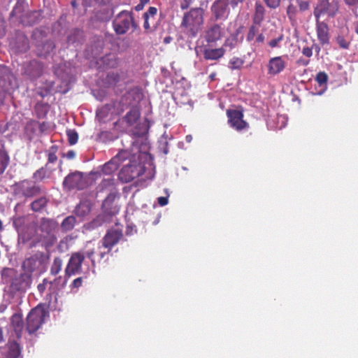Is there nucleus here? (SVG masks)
<instances>
[{
    "label": "nucleus",
    "mask_w": 358,
    "mask_h": 358,
    "mask_svg": "<svg viewBox=\"0 0 358 358\" xmlns=\"http://www.w3.org/2000/svg\"><path fill=\"white\" fill-rule=\"evenodd\" d=\"M40 11H31L21 17V23H22L24 26H31L38 22L40 20Z\"/></svg>",
    "instance_id": "26"
},
{
    "label": "nucleus",
    "mask_w": 358,
    "mask_h": 358,
    "mask_svg": "<svg viewBox=\"0 0 358 358\" xmlns=\"http://www.w3.org/2000/svg\"><path fill=\"white\" fill-rule=\"evenodd\" d=\"M45 312L39 308L31 309L27 316L26 331L34 334L44 322Z\"/></svg>",
    "instance_id": "8"
},
{
    "label": "nucleus",
    "mask_w": 358,
    "mask_h": 358,
    "mask_svg": "<svg viewBox=\"0 0 358 358\" xmlns=\"http://www.w3.org/2000/svg\"><path fill=\"white\" fill-rule=\"evenodd\" d=\"M62 268V259L59 257H54L51 268H50V274L57 275L61 272Z\"/></svg>",
    "instance_id": "33"
},
{
    "label": "nucleus",
    "mask_w": 358,
    "mask_h": 358,
    "mask_svg": "<svg viewBox=\"0 0 358 358\" xmlns=\"http://www.w3.org/2000/svg\"><path fill=\"white\" fill-rule=\"evenodd\" d=\"M193 0H182L180 1V9L184 10L187 9L190 6L192 3Z\"/></svg>",
    "instance_id": "52"
},
{
    "label": "nucleus",
    "mask_w": 358,
    "mask_h": 358,
    "mask_svg": "<svg viewBox=\"0 0 358 358\" xmlns=\"http://www.w3.org/2000/svg\"><path fill=\"white\" fill-rule=\"evenodd\" d=\"M302 54H303L304 56L310 57L313 56V48L309 47H305L301 50Z\"/></svg>",
    "instance_id": "53"
},
{
    "label": "nucleus",
    "mask_w": 358,
    "mask_h": 358,
    "mask_svg": "<svg viewBox=\"0 0 358 358\" xmlns=\"http://www.w3.org/2000/svg\"><path fill=\"white\" fill-rule=\"evenodd\" d=\"M53 170L49 167L45 168V166H44L34 173L32 178L36 181H41L45 178H49L52 175Z\"/></svg>",
    "instance_id": "30"
},
{
    "label": "nucleus",
    "mask_w": 358,
    "mask_h": 358,
    "mask_svg": "<svg viewBox=\"0 0 358 358\" xmlns=\"http://www.w3.org/2000/svg\"><path fill=\"white\" fill-rule=\"evenodd\" d=\"M10 46L17 52H25L29 49L28 38L23 34L18 33L16 40L10 42Z\"/></svg>",
    "instance_id": "18"
},
{
    "label": "nucleus",
    "mask_w": 358,
    "mask_h": 358,
    "mask_svg": "<svg viewBox=\"0 0 358 358\" xmlns=\"http://www.w3.org/2000/svg\"><path fill=\"white\" fill-rule=\"evenodd\" d=\"M44 255L42 253H36L33 256L27 258L23 263V266L26 267L28 271L33 272L38 268L43 262Z\"/></svg>",
    "instance_id": "23"
},
{
    "label": "nucleus",
    "mask_w": 358,
    "mask_h": 358,
    "mask_svg": "<svg viewBox=\"0 0 358 358\" xmlns=\"http://www.w3.org/2000/svg\"><path fill=\"white\" fill-rule=\"evenodd\" d=\"M90 212V208L85 203L79 204L75 209V213L79 217H84Z\"/></svg>",
    "instance_id": "41"
},
{
    "label": "nucleus",
    "mask_w": 358,
    "mask_h": 358,
    "mask_svg": "<svg viewBox=\"0 0 358 358\" xmlns=\"http://www.w3.org/2000/svg\"><path fill=\"white\" fill-rule=\"evenodd\" d=\"M317 82L318 85L322 86L327 83L328 80L327 74L324 71H320L316 76V78H315Z\"/></svg>",
    "instance_id": "44"
},
{
    "label": "nucleus",
    "mask_w": 358,
    "mask_h": 358,
    "mask_svg": "<svg viewBox=\"0 0 358 358\" xmlns=\"http://www.w3.org/2000/svg\"><path fill=\"white\" fill-rule=\"evenodd\" d=\"M205 10L201 8H191L184 13L180 28L188 38H195L204 24Z\"/></svg>",
    "instance_id": "1"
},
{
    "label": "nucleus",
    "mask_w": 358,
    "mask_h": 358,
    "mask_svg": "<svg viewBox=\"0 0 358 358\" xmlns=\"http://www.w3.org/2000/svg\"><path fill=\"white\" fill-rule=\"evenodd\" d=\"M344 2L349 6H357L358 5V0H344Z\"/></svg>",
    "instance_id": "58"
},
{
    "label": "nucleus",
    "mask_w": 358,
    "mask_h": 358,
    "mask_svg": "<svg viewBox=\"0 0 358 358\" xmlns=\"http://www.w3.org/2000/svg\"><path fill=\"white\" fill-rule=\"evenodd\" d=\"M143 99V92L141 88L135 87L127 91L121 97L117 103L118 113H122L128 108H140V102Z\"/></svg>",
    "instance_id": "4"
},
{
    "label": "nucleus",
    "mask_w": 358,
    "mask_h": 358,
    "mask_svg": "<svg viewBox=\"0 0 358 358\" xmlns=\"http://www.w3.org/2000/svg\"><path fill=\"white\" fill-rule=\"evenodd\" d=\"M265 8L262 4L259 3H256V4H255V13L252 18L253 24H257V27L261 26V24L264 20V16H265Z\"/></svg>",
    "instance_id": "27"
},
{
    "label": "nucleus",
    "mask_w": 358,
    "mask_h": 358,
    "mask_svg": "<svg viewBox=\"0 0 358 358\" xmlns=\"http://www.w3.org/2000/svg\"><path fill=\"white\" fill-rule=\"evenodd\" d=\"M339 10V1L338 0H318L316 7L314 8V16L319 20L323 15L329 17H334Z\"/></svg>",
    "instance_id": "6"
},
{
    "label": "nucleus",
    "mask_w": 358,
    "mask_h": 358,
    "mask_svg": "<svg viewBox=\"0 0 358 358\" xmlns=\"http://www.w3.org/2000/svg\"><path fill=\"white\" fill-rule=\"evenodd\" d=\"M245 0H231L230 4L232 8H235L239 3L244 2Z\"/></svg>",
    "instance_id": "59"
},
{
    "label": "nucleus",
    "mask_w": 358,
    "mask_h": 358,
    "mask_svg": "<svg viewBox=\"0 0 358 358\" xmlns=\"http://www.w3.org/2000/svg\"><path fill=\"white\" fill-rule=\"evenodd\" d=\"M48 199L45 196L40 197L31 203V210L34 212H40L48 205Z\"/></svg>",
    "instance_id": "31"
},
{
    "label": "nucleus",
    "mask_w": 358,
    "mask_h": 358,
    "mask_svg": "<svg viewBox=\"0 0 358 358\" xmlns=\"http://www.w3.org/2000/svg\"><path fill=\"white\" fill-rule=\"evenodd\" d=\"M157 203L162 206H165L168 203V199L165 196H161L157 199Z\"/></svg>",
    "instance_id": "56"
},
{
    "label": "nucleus",
    "mask_w": 358,
    "mask_h": 358,
    "mask_svg": "<svg viewBox=\"0 0 358 358\" xmlns=\"http://www.w3.org/2000/svg\"><path fill=\"white\" fill-rule=\"evenodd\" d=\"M309 62H310L309 59H298L296 62V63L298 64L303 66H308Z\"/></svg>",
    "instance_id": "62"
},
{
    "label": "nucleus",
    "mask_w": 358,
    "mask_h": 358,
    "mask_svg": "<svg viewBox=\"0 0 358 358\" xmlns=\"http://www.w3.org/2000/svg\"><path fill=\"white\" fill-rule=\"evenodd\" d=\"M41 188L38 185L29 180H22L15 184L14 193L24 198H31L40 194Z\"/></svg>",
    "instance_id": "7"
},
{
    "label": "nucleus",
    "mask_w": 358,
    "mask_h": 358,
    "mask_svg": "<svg viewBox=\"0 0 358 358\" xmlns=\"http://www.w3.org/2000/svg\"><path fill=\"white\" fill-rule=\"evenodd\" d=\"M6 33L5 21L1 15H0V38L4 36Z\"/></svg>",
    "instance_id": "51"
},
{
    "label": "nucleus",
    "mask_w": 358,
    "mask_h": 358,
    "mask_svg": "<svg viewBox=\"0 0 358 358\" xmlns=\"http://www.w3.org/2000/svg\"><path fill=\"white\" fill-rule=\"evenodd\" d=\"M102 66L106 69L117 68L118 64L117 57L113 53L106 54L100 59Z\"/></svg>",
    "instance_id": "28"
},
{
    "label": "nucleus",
    "mask_w": 358,
    "mask_h": 358,
    "mask_svg": "<svg viewBox=\"0 0 358 358\" xmlns=\"http://www.w3.org/2000/svg\"><path fill=\"white\" fill-rule=\"evenodd\" d=\"M67 141L71 145H73L78 143V134L75 129H69L66 131Z\"/></svg>",
    "instance_id": "40"
},
{
    "label": "nucleus",
    "mask_w": 358,
    "mask_h": 358,
    "mask_svg": "<svg viewBox=\"0 0 358 358\" xmlns=\"http://www.w3.org/2000/svg\"><path fill=\"white\" fill-rule=\"evenodd\" d=\"M85 259L82 252L71 253L69 263L65 268V276L69 278L82 272V265Z\"/></svg>",
    "instance_id": "12"
},
{
    "label": "nucleus",
    "mask_w": 358,
    "mask_h": 358,
    "mask_svg": "<svg viewBox=\"0 0 358 358\" xmlns=\"http://www.w3.org/2000/svg\"><path fill=\"white\" fill-rule=\"evenodd\" d=\"M316 24L318 41L320 42L322 45H327L330 39L327 24L320 22L319 20H316Z\"/></svg>",
    "instance_id": "19"
},
{
    "label": "nucleus",
    "mask_w": 358,
    "mask_h": 358,
    "mask_svg": "<svg viewBox=\"0 0 358 358\" xmlns=\"http://www.w3.org/2000/svg\"><path fill=\"white\" fill-rule=\"evenodd\" d=\"M48 111V103H37L35 105V112L38 118H44Z\"/></svg>",
    "instance_id": "35"
},
{
    "label": "nucleus",
    "mask_w": 358,
    "mask_h": 358,
    "mask_svg": "<svg viewBox=\"0 0 358 358\" xmlns=\"http://www.w3.org/2000/svg\"><path fill=\"white\" fill-rule=\"evenodd\" d=\"M62 184L63 187L69 190L73 189L82 190L87 186V179L84 178L83 173L78 171L71 173L66 176Z\"/></svg>",
    "instance_id": "11"
},
{
    "label": "nucleus",
    "mask_w": 358,
    "mask_h": 358,
    "mask_svg": "<svg viewBox=\"0 0 358 358\" xmlns=\"http://www.w3.org/2000/svg\"><path fill=\"white\" fill-rule=\"evenodd\" d=\"M10 327L17 339L22 338V331L24 329V323L22 315L20 313H15L10 319Z\"/></svg>",
    "instance_id": "20"
},
{
    "label": "nucleus",
    "mask_w": 358,
    "mask_h": 358,
    "mask_svg": "<svg viewBox=\"0 0 358 358\" xmlns=\"http://www.w3.org/2000/svg\"><path fill=\"white\" fill-rule=\"evenodd\" d=\"M196 52H199L203 55L204 60L219 61L222 59L226 52V49L222 47L218 48H213L210 47V44L203 45L196 49Z\"/></svg>",
    "instance_id": "14"
},
{
    "label": "nucleus",
    "mask_w": 358,
    "mask_h": 358,
    "mask_svg": "<svg viewBox=\"0 0 358 358\" xmlns=\"http://www.w3.org/2000/svg\"><path fill=\"white\" fill-rule=\"evenodd\" d=\"M129 157L127 151L119 152L114 157L103 165L102 173L106 175H110L115 171H117L120 164L125 162Z\"/></svg>",
    "instance_id": "15"
},
{
    "label": "nucleus",
    "mask_w": 358,
    "mask_h": 358,
    "mask_svg": "<svg viewBox=\"0 0 358 358\" xmlns=\"http://www.w3.org/2000/svg\"><path fill=\"white\" fill-rule=\"evenodd\" d=\"M84 256L91 260L92 265L95 264V260L93 258L94 254H95V250L94 249H91L85 252Z\"/></svg>",
    "instance_id": "50"
},
{
    "label": "nucleus",
    "mask_w": 358,
    "mask_h": 358,
    "mask_svg": "<svg viewBox=\"0 0 358 358\" xmlns=\"http://www.w3.org/2000/svg\"><path fill=\"white\" fill-rule=\"evenodd\" d=\"M30 68L35 69V70L30 72L31 75L34 77H39L43 73V66L41 62L38 61H31L30 63Z\"/></svg>",
    "instance_id": "36"
},
{
    "label": "nucleus",
    "mask_w": 358,
    "mask_h": 358,
    "mask_svg": "<svg viewBox=\"0 0 358 358\" xmlns=\"http://www.w3.org/2000/svg\"><path fill=\"white\" fill-rule=\"evenodd\" d=\"M8 358H19L22 348L20 344L15 341H9L8 343Z\"/></svg>",
    "instance_id": "29"
},
{
    "label": "nucleus",
    "mask_w": 358,
    "mask_h": 358,
    "mask_svg": "<svg viewBox=\"0 0 358 358\" xmlns=\"http://www.w3.org/2000/svg\"><path fill=\"white\" fill-rule=\"evenodd\" d=\"M258 33V27L257 24H253L250 27L247 34V41L252 42Z\"/></svg>",
    "instance_id": "42"
},
{
    "label": "nucleus",
    "mask_w": 358,
    "mask_h": 358,
    "mask_svg": "<svg viewBox=\"0 0 358 358\" xmlns=\"http://www.w3.org/2000/svg\"><path fill=\"white\" fill-rule=\"evenodd\" d=\"M83 285V278L80 277L76 278L73 280V282H71V286L75 288H78L79 287L82 286Z\"/></svg>",
    "instance_id": "54"
},
{
    "label": "nucleus",
    "mask_w": 358,
    "mask_h": 358,
    "mask_svg": "<svg viewBox=\"0 0 358 358\" xmlns=\"http://www.w3.org/2000/svg\"><path fill=\"white\" fill-rule=\"evenodd\" d=\"M264 40H265V36L263 35V34H259L257 36V38H256L257 43H263Z\"/></svg>",
    "instance_id": "64"
},
{
    "label": "nucleus",
    "mask_w": 358,
    "mask_h": 358,
    "mask_svg": "<svg viewBox=\"0 0 358 358\" xmlns=\"http://www.w3.org/2000/svg\"><path fill=\"white\" fill-rule=\"evenodd\" d=\"M301 11L303 12L309 9L308 0H296Z\"/></svg>",
    "instance_id": "47"
},
{
    "label": "nucleus",
    "mask_w": 358,
    "mask_h": 358,
    "mask_svg": "<svg viewBox=\"0 0 358 358\" xmlns=\"http://www.w3.org/2000/svg\"><path fill=\"white\" fill-rule=\"evenodd\" d=\"M23 9V3L22 2H17L16 6H15L12 13H10V15L14 16L17 15V14H20L22 12V10Z\"/></svg>",
    "instance_id": "49"
},
{
    "label": "nucleus",
    "mask_w": 358,
    "mask_h": 358,
    "mask_svg": "<svg viewBox=\"0 0 358 358\" xmlns=\"http://www.w3.org/2000/svg\"><path fill=\"white\" fill-rule=\"evenodd\" d=\"M108 78L113 80L114 83L119 81V75L117 73H112L108 75Z\"/></svg>",
    "instance_id": "57"
},
{
    "label": "nucleus",
    "mask_w": 358,
    "mask_h": 358,
    "mask_svg": "<svg viewBox=\"0 0 358 358\" xmlns=\"http://www.w3.org/2000/svg\"><path fill=\"white\" fill-rule=\"evenodd\" d=\"M222 27L215 24L206 31L205 40L208 44H210L222 38Z\"/></svg>",
    "instance_id": "21"
},
{
    "label": "nucleus",
    "mask_w": 358,
    "mask_h": 358,
    "mask_svg": "<svg viewBox=\"0 0 358 358\" xmlns=\"http://www.w3.org/2000/svg\"><path fill=\"white\" fill-rule=\"evenodd\" d=\"M113 15V11L110 8H103L96 14V19L101 21H109Z\"/></svg>",
    "instance_id": "34"
},
{
    "label": "nucleus",
    "mask_w": 358,
    "mask_h": 358,
    "mask_svg": "<svg viewBox=\"0 0 358 358\" xmlns=\"http://www.w3.org/2000/svg\"><path fill=\"white\" fill-rule=\"evenodd\" d=\"M69 240H70V238H69V237H66V238L62 239L61 241L59 242L58 249L61 250L62 248L63 247V245H66L67 242H68V241H69Z\"/></svg>",
    "instance_id": "60"
},
{
    "label": "nucleus",
    "mask_w": 358,
    "mask_h": 358,
    "mask_svg": "<svg viewBox=\"0 0 358 358\" xmlns=\"http://www.w3.org/2000/svg\"><path fill=\"white\" fill-rule=\"evenodd\" d=\"M45 282H46V280L44 279L43 280V283H40L38 285V290L39 291V292L41 294H43L45 289Z\"/></svg>",
    "instance_id": "61"
},
{
    "label": "nucleus",
    "mask_w": 358,
    "mask_h": 358,
    "mask_svg": "<svg viewBox=\"0 0 358 358\" xmlns=\"http://www.w3.org/2000/svg\"><path fill=\"white\" fill-rule=\"evenodd\" d=\"M263 2L271 9H275L279 6L280 0H263Z\"/></svg>",
    "instance_id": "46"
},
{
    "label": "nucleus",
    "mask_w": 358,
    "mask_h": 358,
    "mask_svg": "<svg viewBox=\"0 0 358 358\" xmlns=\"http://www.w3.org/2000/svg\"><path fill=\"white\" fill-rule=\"evenodd\" d=\"M229 0H215L210 6V12L216 20H225L230 14Z\"/></svg>",
    "instance_id": "13"
},
{
    "label": "nucleus",
    "mask_w": 358,
    "mask_h": 358,
    "mask_svg": "<svg viewBox=\"0 0 358 358\" xmlns=\"http://www.w3.org/2000/svg\"><path fill=\"white\" fill-rule=\"evenodd\" d=\"M336 42L338 43L340 48L343 49H348L349 48V42L345 41L343 36H338L336 38Z\"/></svg>",
    "instance_id": "48"
},
{
    "label": "nucleus",
    "mask_w": 358,
    "mask_h": 358,
    "mask_svg": "<svg viewBox=\"0 0 358 358\" xmlns=\"http://www.w3.org/2000/svg\"><path fill=\"white\" fill-rule=\"evenodd\" d=\"M145 172V167L134 156L128 159V163L122 166L119 171V180L127 183L131 182L137 177L141 176Z\"/></svg>",
    "instance_id": "3"
},
{
    "label": "nucleus",
    "mask_w": 358,
    "mask_h": 358,
    "mask_svg": "<svg viewBox=\"0 0 358 358\" xmlns=\"http://www.w3.org/2000/svg\"><path fill=\"white\" fill-rule=\"evenodd\" d=\"M244 64V61L243 59L239 57H232L229 63H228V67L230 68L231 70L240 69Z\"/></svg>",
    "instance_id": "39"
},
{
    "label": "nucleus",
    "mask_w": 358,
    "mask_h": 358,
    "mask_svg": "<svg viewBox=\"0 0 358 358\" xmlns=\"http://www.w3.org/2000/svg\"><path fill=\"white\" fill-rule=\"evenodd\" d=\"M157 13V9L155 7H150L148 11L143 13V28L145 33L154 31Z\"/></svg>",
    "instance_id": "16"
},
{
    "label": "nucleus",
    "mask_w": 358,
    "mask_h": 358,
    "mask_svg": "<svg viewBox=\"0 0 358 358\" xmlns=\"http://www.w3.org/2000/svg\"><path fill=\"white\" fill-rule=\"evenodd\" d=\"M126 115L123 116L122 121L126 122L127 126L131 127L136 124L141 116V108H128Z\"/></svg>",
    "instance_id": "24"
},
{
    "label": "nucleus",
    "mask_w": 358,
    "mask_h": 358,
    "mask_svg": "<svg viewBox=\"0 0 358 358\" xmlns=\"http://www.w3.org/2000/svg\"><path fill=\"white\" fill-rule=\"evenodd\" d=\"M285 68V62L280 56L274 57L269 59L267 64V71L271 76L278 75L284 71Z\"/></svg>",
    "instance_id": "17"
},
{
    "label": "nucleus",
    "mask_w": 358,
    "mask_h": 358,
    "mask_svg": "<svg viewBox=\"0 0 358 358\" xmlns=\"http://www.w3.org/2000/svg\"><path fill=\"white\" fill-rule=\"evenodd\" d=\"M296 13H297V9H296V6H294L292 4L288 5L287 8V15L288 16L289 20H295Z\"/></svg>",
    "instance_id": "43"
},
{
    "label": "nucleus",
    "mask_w": 358,
    "mask_h": 358,
    "mask_svg": "<svg viewBox=\"0 0 358 358\" xmlns=\"http://www.w3.org/2000/svg\"><path fill=\"white\" fill-rule=\"evenodd\" d=\"M76 217L74 216H69L62 220L61 229L63 232H67L73 230L76 224Z\"/></svg>",
    "instance_id": "32"
},
{
    "label": "nucleus",
    "mask_w": 358,
    "mask_h": 358,
    "mask_svg": "<svg viewBox=\"0 0 358 358\" xmlns=\"http://www.w3.org/2000/svg\"><path fill=\"white\" fill-rule=\"evenodd\" d=\"M115 199V194H110L108 197H106L103 201V206H106L109 204L110 202H113Z\"/></svg>",
    "instance_id": "55"
},
{
    "label": "nucleus",
    "mask_w": 358,
    "mask_h": 358,
    "mask_svg": "<svg viewBox=\"0 0 358 358\" xmlns=\"http://www.w3.org/2000/svg\"><path fill=\"white\" fill-rule=\"evenodd\" d=\"M57 228V223L56 220L45 217L41 220L39 229L41 231L44 232L48 236L52 235Z\"/></svg>",
    "instance_id": "25"
},
{
    "label": "nucleus",
    "mask_w": 358,
    "mask_h": 358,
    "mask_svg": "<svg viewBox=\"0 0 358 358\" xmlns=\"http://www.w3.org/2000/svg\"><path fill=\"white\" fill-rule=\"evenodd\" d=\"M123 238L122 231L118 229H112L106 231L103 238L101 239V245L108 249L106 252L100 253V259L104 257L106 254H109L113 246L117 245Z\"/></svg>",
    "instance_id": "10"
},
{
    "label": "nucleus",
    "mask_w": 358,
    "mask_h": 358,
    "mask_svg": "<svg viewBox=\"0 0 358 358\" xmlns=\"http://www.w3.org/2000/svg\"><path fill=\"white\" fill-rule=\"evenodd\" d=\"M9 163V156L6 151H0V175L3 173Z\"/></svg>",
    "instance_id": "37"
},
{
    "label": "nucleus",
    "mask_w": 358,
    "mask_h": 358,
    "mask_svg": "<svg viewBox=\"0 0 358 358\" xmlns=\"http://www.w3.org/2000/svg\"><path fill=\"white\" fill-rule=\"evenodd\" d=\"M0 73L3 74V76L0 77V86L4 90H8L13 86V74L5 66H0Z\"/></svg>",
    "instance_id": "22"
},
{
    "label": "nucleus",
    "mask_w": 358,
    "mask_h": 358,
    "mask_svg": "<svg viewBox=\"0 0 358 358\" xmlns=\"http://www.w3.org/2000/svg\"><path fill=\"white\" fill-rule=\"evenodd\" d=\"M57 148L55 146H52L50 148L48 151V162L45 164V168H48L50 164H53L57 162Z\"/></svg>",
    "instance_id": "38"
},
{
    "label": "nucleus",
    "mask_w": 358,
    "mask_h": 358,
    "mask_svg": "<svg viewBox=\"0 0 358 358\" xmlns=\"http://www.w3.org/2000/svg\"><path fill=\"white\" fill-rule=\"evenodd\" d=\"M3 283H10L13 292H24L31 285V275L26 273H17V271L9 267H5L1 271Z\"/></svg>",
    "instance_id": "2"
},
{
    "label": "nucleus",
    "mask_w": 358,
    "mask_h": 358,
    "mask_svg": "<svg viewBox=\"0 0 358 358\" xmlns=\"http://www.w3.org/2000/svg\"><path fill=\"white\" fill-rule=\"evenodd\" d=\"M113 27L115 34L122 35L127 33L131 27L134 29V31L136 30L137 24L133 18L131 12L122 10L115 17Z\"/></svg>",
    "instance_id": "5"
},
{
    "label": "nucleus",
    "mask_w": 358,
    "mask_h": 358,
    "mask_svg": "<svg viewBox=\"0 0 358 358\" xmlns=\"http://www.w3.org/2000/svg\"><path fill=\"white\" fill-rule=\"evenodd\" d=\"M283 38L284 36L282 34H281L280 35L278 36V37L275 38L271 40V41H269V46L271 48L279 47V43H280L283 41Z\"/></svg>",
    "instance_id": "45"
},
{
    "label": "nucleus",
    "mask_w": 358,
    "mask_h": 358,
    "mask_svg": "<svg viewBox=\"0 0 358 358\" xmlns=\"http://www.w3.org/2000/svg\"><path fill=\"white\" fill-rule=\"evenodd\" d=\"M75 155H76V154L73 150H69V151H67V152L66 154V157L69 159H74Z\"/></svg>",
    "instance_id": "63"
},
{
    "label": "nucleus",
    "mask_w": 358,
    "mask_h": 358,
    "mask_svg": "<svg viewBox=\"0 0 358 358\" xmlns=\"http://www.w3.org/2000/svg\"><path fill=\"white\" fill-rule=\"evenodd\" d=\"M227 123L232 129L241 131L248 129L249 123L244 120L243 110L228 109L227 110Z\"/></svg>",
    "instance_id": "9"
}]
</instances>
